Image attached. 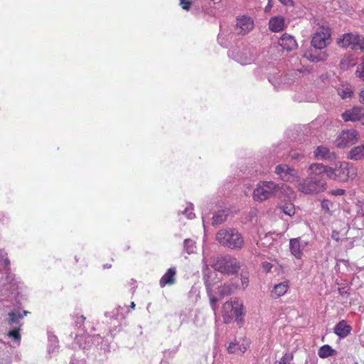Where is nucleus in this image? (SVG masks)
Segmentation results:
<instances>
[{
  "mask_svg": "<svg viewBox=\"0 0 364 364\" xmlns=\"http://www.w3.org/2000/svg\"><path fill=\"white\" fill-rule=\"evenodd\" d=\"M325 165L311 164L308 169V177L297 181V189L305 195H316L324 192L327 188L325 180Z\"/></svg>",
  "mask_w": 364,
  "mask_h": 364,
  "instance_id": "f257e3e1",
  "label": "nucleus"
},
{
  "mask_svg": "<svg viewBox=\"0 0 364 364\" xmlns=\"http://www.w3.org/2000/svg\"><path fill=\"white\" fill-rule=\"evenodd\" d=\"M325 175L330 179L339 181H346L353 179L357 176V168L353 164L346 161L338 162L335 168L325 166Z\"/></svg>",
  "mask_w": 364,
  "mask_h": 364,
  "instance_id": "f03ea898",
  "label": "nucleus"
},
{
  "mask_svg": "<svg viewBox=\"0 0 364 364\" xmlns=\"http://www.w3.org/2000/svg\"><path fill=\"white\" fill-rule=\"evenodd\" d=\"M216 240L223 247L231 250H240L244 245V238L235 228L220 230L215 236Z\"/></svg>",
  "mask_w": 364,
  "mask_h": 364,
  "instance_id": "7ed1b4c3",
  "label": "nucleus"
},
{
  "mask_svg": "<svg viewBox=\"0 0 364 364\" xmlns=\"http://www.w3.org/2000/svg\"><path fill=\"white\" fill-rule=\"evenodd\" d=\"M244 305L238 299L228 301L223 305L222 316L225 323H230L235 317V321L241 326L244 323Z\"/></svg>",
  "mask_w": 364,
  "mask_h": 364,
  "instance_id": "20e7f679",
  "label": "nucleus"
},
{
  "mask_svg": "<svg viewBox=\"0 0 364 364\" xmlns=\"http://www.w3.org/2000/svg\"><path fill=\"white\" fill-rule=\"evenodd\" d=\"M282 188L280 184L272 181H260L253 190V200L259 203L263 202L276 195Z\"/></svg>",
  "mask_w": 364,
  "mask_h": 364,
  "instance_id": "39448f33",
  "label": "nucleus"
},
{
  "mask_svg": "<svg viewBox=\"0 0 364 364\" xmlns=\"http://www.w3.org/2000/svg\"><path fill=\"white\" fill-rule=\"evenodd\" d=\"M213 268L225 274H233L237 272L240 266L237 259L226 255L217 257L212 264Z\"/></svg>",
  "mask_w": 364,
  "mask_h": 364,
  "instance_id": "423d86ee",
  "label": "nucleus"
},
{
  "mask_svg": "<svg viewBox=\"0 0 364 364\" xmlns=\"http://www.w3.org/2000/svg\"><path fill=\"white\" fill-rule=\"evenodd\" d=\"M28 314V311H23L22 314L15 311L8 314V323L10 326L8 336L17 343L21 341L20 331L23 325L22 319Z\"/></svg>",
  "mask_w": 364,
  "mask_h": 364,
  "instance_id": "0eeeda50",
  "label": "nucleus"
},
{
  "mask_svg": "<svg viewBox=\"0 0 364 364\" xmlns=\"http://www.w3.org/2000/svg\"><path fill=\"white\" fill-rule=\"evenodd\" d=\"M338 45L345 48L354 50H364V37L358 33H346L338 41Z\"/></svg>",
  "mask_w": 364,
  "mask_h": 364,
  "instance_id": "6e6552de",
  "label": "nucleus"
},
{
  "mask_svg": "<svg viewBox=\"0 0 364 364\" xmlns=\"http://www.w3.org/2000/svg\"><path fill=\"white\" fill-rule=\"evenodd\" d=\"M311 46L316 50H322L331 43V31L328 27L318 28L312 37Z\"/></svg>",
  "mask_w": 364,
  "mask_h": 364,
  "instance_id": "1a4fd4ad",
  "label": "nucleus"
},
{
  "mask_svg": "<svg viewBox=\"0 0 364 364\" xmlns=\"http://www.w3.org/2000/svg\"><path fill=\"white\" fill-rule=\"evenodd\" d=\"M274 173L279 179L291 183L297 182L299 177L298 171L286 164L277 165Z\"/></svg>",
  "mask_w": 364,
  "mask_h": 364,
  "instance_id": "9d476101",
  "label": "nucleus"
},
{
  "mask_svg": "<svg viewBox=\"0 0 364 364\" xmlns=\"http://www.w3.org/2000/svg\"><path fill=\"white\" fill-rule=\"evenodd\" d=\"M101 341L102 338L99 334L90 336L85 333H76L75 338V343L84 350L89 349L92 345H98Z\"/></svg>",
  "mask_w": 364,
  "mask_h": 364,
  "instance_id": "9b49d317",
  "label": "nucleus"
},
{
  "mask_svg": "<svg viewBox=\"0 0 364 364\" xmlns=\"http://www.w3.org/2000/svg\"><path fill=\"white\" fill-rule=\"evenodd\" d=\"M255 26L253 19L246 15H240L236 18L235 29L240 35H246L250 33Z\"/></svg>",
  "mask_w": 364,
  "mask_h": 364,
  "instance_id": "f8f14e48",
  "label": "nucleus"
},
{
  "mask_svg": "<svg viewBox=\"0 0 364 364\" xmlns=\"http://www.w3.org/2000/svg\"><path fill=\"white\" fill-rule=\"evenodd\" d=\"M358 139V132L354 130L343 131L336 139V146L340 148H344L354 144Z\"/></svg>",
  "mask_w": 364,
  "mask_h": 364,
  "instance_id": "ddd939ff",
  "label": "nucleus"
},
{
  "mask_svg": "<svg viewBox=\"0 0 364 364\" xmlns=\"http://www.w3.org/2000/svg\"><path fill=\"white\" fill-rule=\"evenodd\" d=\"M203 272H204V283L205 285L207 294L210 298V303L212 310L214 312V314L216 315L217 311V307H216V302L218 301V299L213 295V284L210 281L209 277L206 275L205 273V269H208V261L205 258V257L203 255Z\"/></svg>",
  "mask_w": 364,
  "mask_h": 364,
  "instance_id": "4468645a",
  "label": "nucleus"
},
{
  "mask_svg": "<svg viewBox=\"0 0 364 364\" xmlns=\"http://www.w3.org/2000/svg\"><path fill=\"white\" fill-rule=\"evenodd\" d=\"M308 245V242L300 237L292 238L289 240V250L293 256L296 259H301L303 256V250Z\"/></svg>",
  "mask_w": 364,
  "mask_h": 364,
  "instance_id": "2eb2a0df",
  "label": "nucleus"
},
{
  "mask_svg": "<svg viewBox=\"0 0 364 364\" xmlns=\"http://www.w3.org/2000/svg\"><path fill=\"white\" fill-rule=\"evenodd\" d=\"M363 117L364 109L360 107H354L342 114V118L345 122L360 121Z\"/></svg>",
  "mask_w": 364,
  "mask_h": 364,
  "instance_id": "dca6fc26",
  "label": "nucleus"
},
{
  "mask_svg": "<svg viewBox=\"0 0 364 364\" xmlns=\"http://www.w3.org/2000/svg\"><path fill=\"white\" fill-rule=\"evenodd\" d=\"M278 44L283 50L287 51L293 50L297 47V43L294 36L288 33L282 34L278 39Z\"/></svg>",
  "mask_w": 364,
  "mask_h": 364,
  "instance_id": "f3484780",
  "label": "nucleus"
},
{
  "mask_svg": "<svg viewBox=\"0 0 364 364\" xmlns=\"http://www.w3.org/2000/svg\"><path fill=\"white\" fill-rule=\"evenodd\" d=\"M176 268L175 267H170L166 270L165 274L159 280V285L161 288L166 286H171L176 282Z\"/></svg>",
  "mask_w": 364,
  "mask_h": 364,
  "instance_id": "a211bd4d",
  "label": "nucleus"
},
{
  "mask_svg": "<svg viewBox=\"0 0 364 364\" xmlns=\"http://www.w3.org/2000/svg\"><path fill=\"white\" fill-rule=\"evenodd\" d=\"M328 56V55L326 51H321V50L318 51L316 49L315 50H306L303 54L304 58L313 63L324 61L327 59Z\"/></svg>",
  "mask_w": 364,
  "mask_h": 364,
  "instance_id": "6ab92c4d",
  "label": "nucleus"
},
{
  "mask_svg": "<svg viewBox=\"0 0 364 364\" xmlns=\"http://www.w3.org/2000/svg\"><path fill=\"white\" fill-rule=\"evenodd\" d=\"M269 28L274 33L283 31L285 28L284 18L282 16L272 17L269 21Z\"/></svg>",
  "mask_w": 364,
  "mask_h": 364,
  "instance_id": "aec40b11",
  "label": "nucleus"
},
{
  "mask_svg": "<svg viewBox=\"0 0 364 364\" xmlns=\"http://www.w3.org/2000/svg\"><path fill=\"white\" fill-rule=\"evenodd\" d=\"M350 331L351 327L347 325L345 321L338 322L334 328V333L341 338L346 337L350 333Z\"/></svg>",
  "mask_w": 364,
  "mask_h": 364,
  "instance_id": "412c9836",
  "label": "nucleus"
},
{
  "mask_svg": "<svg viewBox=\"0 0 364 364\" xmlns=\"http://www.w3.org/2000/svg\"><path fill=\"white\" fill-rule=\"evenodd\" d=\"M314 156L318 160H326L331 159V152L328 147L318 146L314 150Z\"/></svg>",
  "mask_w": 364,
  "mask_h": 364,
  "instance_id": "4be33fe9",
  "label": "nucleus"
},
{
  "mask_svg": "<svg viewBox=\"0 0 364 364\" xmlns=\"http://www.w3.org/2000/svg\"><path fill=\"white\" fill-rule=\"evenodd\" d=\"M288 289L289 282L287 281L275 284L272 291V296L276 298L280 297L287 291Z\"/></svg>",
  "mask_w": 364,
  "mask_h": 364,
  "instance_id": "5701e85b",
  "label": "nucleus"
},
{
  "mask_svg": "<svg viewBox=\"0 0 364 364\" xmlns=\"http://www.w3.org/2000/svg\"><path fill=\"white\" fill-rule=\"evenodd\" d=\"M348 158L355 161L364 158V144L353 148L349 151Z\"/></svg>",
  "mask_w": 364,
  "mask_h": 364,
  "instance_id": "b1692460",
  "label": "nucleus"
},
{
  "mask_svg": "<svg viewBox=\"0 0 364 364\" xmlns=\"http://www.w3.org/2000/svg\"><path fill=\"white\" fill-rule=\"evenodd\" d=\"M237 286L233 283H225L218 287V294L221 296L230 295L237 289Z\"/></svg>",
  "mask_w": 364,
  "mask_h": 364,
  "instance_id": "393cba45",
  "label": "nucleus"
},
{
  "mask_svg": "<svg viewBox=\"0 0 364 364\" xmlns=\"http://www.w3.org/2000/svg\"><path fill=\"white\" fill-rule=\"evenodd\" d=\"M247 348L244 344L240 345L236 341L230 343L227 348V350L229 353H244Z\"/></svg>",
  "mask_w": 364,
  "mask_h": 364,
  "instance_id": "a878e982",
  "label": "nucleus"
},
{
  "mask_svg": "<svg viewBox=\"0 0 364 364\" xmlns=\"http://www.w3.org/2000/svg\"><path fill=\"white\" fill-rule=\"evenodd\" d=\"M337 93L342 99L350 98L353 93V90L350 85H343L337 89Z\"/></svg>",
  "mask_w": 364,
  "mask_h": 364,
  "instance_id": "bb28decb",
  "label": "nucleus"
},
{
  "mask_svg": "<svg viewBox=\"0 0 364 364\" xmlns=\"http://www.w3.org/2000/svg\"><path fill=\"white\" fill-rule=\"evenodd\" d=\"M48 352L52 353L55 351L58 346V340L56 336L49 332L48 333Z\"/></svg>",
  "mask_w": 364,
  "mask_h": 364,
  "instance_id": "cd10ccee",
  "label": "nucleus"
},
{
  "mask_svg": "<svg viewBox=\"0 0 364 364\" xmlns=\"http://www.w3.org/2000/svg\"><path fill=\"white\" fill-rule=\"evenodd\" d=\"M278 210L288 216H293L295 214V207L291 203H286L279 206Z\"/></svg>",
  "mask_w": 364,
  "mask_h": 364,
  "instance_id": "c85d7f7f",
  "label": "nucleus"
},
{
  "mask_svg": "<svg viewBox=\"0 0 364 364\" xmlns=\"http://www.w3.org/2000/svg\"><path fill=\"white\" fill-rule=\"evenodd\" d=\"M196 250V243L192 239H186L183 241V250L188 255L194 253Z\"/></svg>",
  "mask_w": 364,
  "mask_h": 364,
  "instance_id": "c756f323",
  "label": "nucleus"
},
{
  "mask_svg": "<svg viewBox=\"0 0 364 364\" xmlns=\"http://www.w3.org/2000/svg\"><path fill=\"white\" fill-rule=\"evenodd\" d=\"M227 219V214L225 210H220L213 216L212 224L213 225H220Z\"/></svg>",
  "mask_w": 364,
  "mask_h": 364,
  "instance_id": "7c9ffc66",
  "label": "nucleus"
},
{
  "mask_svg": "<svg viewBox=\"0 0 364 364\" xmlns=\"http://www.w3.org/2000/svg\"><path fill=\"white\" fill-rule=\"evenodd\" d=\"M334 352L335 350L329 345H324L318 349V355L321 358H326L332 355Z\"/></svg>",
  "mask_w": 364,
  "mask_h": 364,
  "instance_id": "2f4dec72",
  "label": "nucleus"
},
{
  "mask_svg": "<svg viewBox=\"0 0 364 364\" xmlns=\"http://www.w3.org/2000/svg\"><path fill=\"white\" fill-rule=\"evenodd\" d=\"M285 78L284 76H283L282 75H279L277 77H272L271 78H269V82L273 85V86L279 90V89H282L285 87V85L282 83L283 82V80Z\"/></svg>",
  "mask_w": 364,
  "mask_h": 364,
  "instance_id": "473e14b6",
  "label": "nucleus"
},
{
  "mask_svg": "<svg viewBox=\"0 0 364 364\" xmlns=\"http://www.w3.org/2000/svg\"><path fill=\"white\" fill-rule=\"evenodd\" d=\"M85 321V317L82 315L75 316V327H77L78 329V332L77 333L81 334V333H85L84 328H83Z\"/></svg>",
  "mask_w": 364,
  "mask_h": 364,
  "instance_id": "72a5a7b5",
  "label": "nucleus"
},
{
  "mask_svg": "<svg viewBox=\"0 0 364 364\" xmlns=\"http://www.w3.org/2000/svg\"><path fill=\"white\" fill-rule=\"evenodd\" d=\"M193 205L192 203H189L183 211V214L185 215L188 219H193L195 218V214L193 212Z\"/></svg>",
  "mask_w": 364,
  "mask_h": 364,
  "instance_id": "f704fd0d",
  "label": "nucleus"
},
{
  "mask_svg": "<svg viewBox=\"0 0 364 364\" xmlns=\"http://www.w3.org/2000/svg\"><path fill=\"white\" fill-rule=\"evenodd\" d=\"M102 341H100V343L98 345H96L97 346H100V349L104 350L105 351H109L110 350V344L108 341V338H102Z\"/></svg>",
  "mask_w": 364,
  "mask_h": 364,
  "instance_id": "c9c22d12",
  "label": "nucleus"
},
{
  "mask_svg": "<svg viewBox=\"0 0 364 364\" xmlns=\"http://www.w3.org/2000/svg\"><path fill=\"white\" fill-rule=\"evenodd\" d=\"M6 255L7 253L5 252L4 250L0 249V262H2L5 267H9L10 264V261Z\"/></svg>",
  "mask_w": 364,
  "mask_h": 364,
  "instance_id": "e433bc0d",
  "label": "nucleus"
},
{
  "mask_svg": "<svg viewBox=\"0 0 364 364\" xmlns=\"http://www.w3.org/2000/svg\"><path fill=\"white\" fill-rule=\"evenodd\" d=\"M355 75L358 77L364 80V62L357 66Z\"/></svg>",
  "mask_w": 364,
  "mask_h": 364,
  "instance_id": "4c0bfd02",
  "label": "nucleus"
},
{
  "mask_svg": "<svg viewBox=\"0 0 364 364\" xmlns=\"http://www.w3.org/2000/svg\"><path fill=\"white\" fill-rule=\"evenodd\" d=\"M321 205L323 210H324L325 212H328L330 211V209L332 207L333 203L330 200L324 199L321 201Z\"/></svg>",
  "mask_w": 364,
  "mask_h": 364,
  "instance_id": "58836bf2",
  "label": "nucleus"
},
{
  "mask_svg": "<svg viewBox=\"0 0 364 364\" xmlns=\"http://www.w3.org/2000/svg\"><path fill=\"white\" fill-rule=\"evenodd\" d=\"M242 287L243 289H245L248 286L249 283V276L247 273H242L240 277Z\"/></svg>",
  "mask_w": 364,
  "mask_h": 364,
  "instance_id": "ea45409f",
  "label": "nucleus"
},
{
  "mask_svg": "<svg viewBox=\"0 0 364 364\" xmlns=\"http://www.w3.org/2000/svg\"><path fill=\"white\" fill-rule=\"evenodd\" d=\"M236 60L240 63L241 65H247V64H250L252 62V58H248V57H245V58H242L241 56L240 55H237L236 57Z\"/></svg>",
  "mask_w": 364,
  "mask_h": 364,
  "instance_id": "a19ab883",
  "label": "nucleus"
},
{
  "mask_svg": "<svg viewBox=\"0 0 364 364\" xmlns=\"http://www.w3.org/2000/svg\"><path fill=\"white\" fill-rule=\"evenodd\" d=\"M290 157L292 160L300 161L304 159L305 155L299 152H293L290 154Z\"/></svg>",
  "mask_w": 364,
  "mask_h": 364,
  "instance_id": "79ce46f5",
  "label": "nucleus"
},
{
  "mask_svg": "<svg viewBox=\"0 0 364 364\" xmlns=\"http://www.w3.org/2000/svg\"><path fill=\"white\" fill-rule=\"evenodd\" d=\"M191 2L189 0H180V5L183 9L188 11L191 6Z\"/></svg>",
  "mask_w": 364,
  "mask_h": 364,
  "instance_id": "37998d69",
  "label": "nucleus"
},
{
  "mask_svg": "<svg viewBox=\"0 0 364 364\" xmlns=\"http://www.w3.org/2000/svg\"><path fill=\"white\" fill-rule=\"evenodd\" d=\"M358 214L363 217L364 215V201H358L357 203Z\"/></svg>",
  "mask_w": 364,
  "mask_h": 364,
  "instance_id": "c03bdc74",
  "label": "nucleus"
},
{
  "mask_svg": "<svg viewBox=\"0 0 364 364\" xmlns=\"http://www.w3.org/2000/svg\"><path fill=\"white\" fill-rule=\"evenodd\" d=\"M346 193V191L342 188H337L334 190H331L329 193L333 196H343Z\"/></svg>",
  "mask_w": 364,
  "mask_h": 364,
  "instance_id": "a18cd8bd",
  "label": "nucleus"
},
{
  "mask_svg": "<svg viewBox=\"0 0 364 364\" xmlns=\"http://www.w3.org/2000/svg\"><path fill=\"white\" fill-rule=\"evenodd\" d=\"M262 267L266 272H269L272 268V264L267 262H262Z\"/></svg>",
  "mask_w": 364,
  "mask_h": 364,
  "instance_id": "49530a36",
  "label": "nucleus"
},
{
  "mask_svg": "<svg viewBox=\"0 0 364 364\" xmlns=\"http://www.w3.org/2000/svg\"><path fill=\"white\" fill-rule=\"evenodd\" d=\"M70 364H85L84 359H77L75 358H72Z\"/></svg>",
  "mask_w": 364,
  "mask_h": 364,
  "instance_id": "de8ad7c7",
  "label": "nucleus"
},
{
  "mask_svg": "<svg viewBox=\"0 0 364 364\" xmlns=\"http://www.w3.org/2000/svg\"><path fill=\"white\" fill-rule=\"evenodd\" d=\"M339 232L337 231V230H333L332 231V234H331V237L333 240H334L335 241L338 242L340 240V237H339Z\"/></svg>",
  "mask_w": 364,
  "mask_h": 364,
  "instance_id": "09e8293b",
  "label": "nucleus"
},
{
  "mask_svg": "<svg viewBox=\"0 0 364 364\" xmlns=\"http://www.w3.org/2000/svg\"><path fill=\"white\" fill-rule=\"evenodd\" d=\"M120 311H121L122 318H124V314H128V312H129V310L126 306H124V307L119 306L117 308L118 314L119 313Z\"/></svg>",
  "mask_w": 364,
  "mask_h": 364,
  "instance_id": "8fccbe9b",
  "label": "nucleus"
},
{
  "mask_svg": "<svg viewBox=\"0 0 364 364\" xmlns=\"http://www.w3.org/2000/svg\"><path fill=\"white\" fill-rule=\"evenodd\" d=\"M279 1L286 6L291 5L293 3L292 0H279Z\"/></svg>",
  "mask_w": 364,
  "mask_h": 364,
  "instance_id": "3c124183",
  "label": "nucleus"
},
{
  "mask_svg": "<svg viewBox=\"0 0 364 364\" xmlns=\"http://www.w3.org/2000/svg\"><path fill=\"white\" fill-rule=\"evenodd\" d=\"M272 1L269 0L268 4H267V5L265 7V11L266 12L271 9V8L272 6Z\"/></svg>",
  "mask_w": 364,
  "mask_h": 364,
  "instance_id": "603ef678",
  "label": "nucleus"
},
{
  "mask_svg": "<svg viewBox=\"0 0 364 364\" xmlns=\"http://www.w3.org/2000/svg\"><path fill=\"white\" fill-rule=\"evenodd\" d=\"M360 102L364 104V89L360 93Z\"/></svg>",
  "mask_w": 364,
  "mask_h": 364,
  "instance_id": "864d4df0",
  "label": "nucleus"
},
{
  "mask_svg": "<svg viewBox=\"0 0 364 364\" xmlns=\"http://www.w3.org/2000/svg\"><path fill=\"white\" fill-rule=\"evenodd\" d=\"M6 280L9 283L13 281V276L12 275H10L7 273V275H6Z\"/></svg>",
  "mask_w": 364,
  "mask_h": 364,
  "instance_id": "5fc2aeb1",
  "label": "nucleus"
},
{
  "mask_svg": "<svg viewBox=\"0 0 364 364\" xmlns=\"http://www.w3.org/2000/svg\"><path fill=\"white\" fill-rule=\"evenodd\" d=\"M279 364H287L286 358L284 357L281 358V360L279 361Z\"/></svg>",
  "mask_w": 364,
  "mask_h": 364,
  "instance_id": "6e6d98bb",
  "label": "nucleus"
},
{
  "mask_svg": "<svg viewBox=\"0 0 364 364\" xmlns=\"http://www.w3.org/2000/svg\"><path fill=\"white\" fill-rule=\"evenodd\" d=\"M105 316L106 317H108V316H109L110 318H112V314H111V313L106 312V313L105 314Z\"/></svg>",
  "mask_w": 364,
  "mask_h": 364,
  "instance_id": "4d7b16f0",
  "label": "nucleus"
},
{
  "mask_svg": "<svg viewBox=\"0 0 364 364\" xmlns=\"http://www.w3.org/2000/svg\"><path fill=\"white\" fill-rule=\"evenodd\" d=\"M111 267H112V264H110L104 265V268H111Z\"/></svg>",
  "mask_w": 364,
  "mask_h": 364,
  "instance_id": "13d9d810",
  "label": "nucleus"
},
{
  "mask_svg": "<svg viewBox=\"0 0 364 364\" xmlns=\"http://www.w3.org/2000/svg\"><path fill=\"white\" fill-rule=\"evenodd\" d=\"M348 229H349V228L348 227V228H346V231L343 233V235H346V234H347V232H348Z\"/></svg>",
  "mask_w": 364,
  "mask_h": 364,
  "instance_id": "bf43d9fd",
  "label": "nucleus"
},
{
  "mask_svg": "<svg viewBox=\"0 0 364 364\" xmlns=\"http://www.w3.org/2000/svg\"><path fill=\"white\" fill-rule=\"evenodd\" d=\"M134 306H135V304H134V302H132V304H131V307H132V309H134Z\"/></svg>",
  "mask_w": 364,
  "mask_h": 364,
  "instance_id": "052dcab7",
  "label": "nucleus"
},
{
  "mask_svg": "<svg viewBox=\"0 0 364 364\" xmlns=\"http://www.w3.org/2000/svg\"><path fill=\"white\" fill-rule=\"evenodd\" d=\"M203 225H205V220H204V217H203Z\"/></svg>",
  "mask_w": 364,
  "mask_h": 364,
  "instance_id": "680f3d73",
  "label": "nucleus"
},
{
  "mask_svg": "<svg viewBox=\"0 0 364 364\" xmlns=\"http://www.w3.org/2000/svg\"><path fill=\"white\" fill-rule=\"evenodd\" d=\"M363 364H364V363Z\"/></svg>",
  "mask_w": 364,
  "mask_h": 364,
  "instance_id": "e2e57ef3",
  "label": "nucleus"
}]
</instances>
